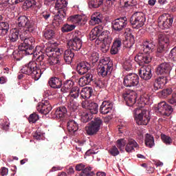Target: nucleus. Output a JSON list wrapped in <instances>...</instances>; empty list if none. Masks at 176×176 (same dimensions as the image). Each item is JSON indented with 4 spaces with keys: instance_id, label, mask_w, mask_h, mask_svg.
<instances>
[{
    "instance_id": "nucleus-1",
    "label": "nucleus",
    "mask_w": 176,
    "mask_h": 176,
    "mask_svg": "<svg viewBox=\"0 0 176 176\" xmlns=\"http://www.w3.org/2000/svg\"><path fill=\"white\" fill-rule=\"evenodd\" d=\"M19 31V38L23 43L20 45L21 50H23L28 54H34V44L35 38L31 36V33L35 31H31L30 29H18Z\"/></svg>"
},
{
    "instance_id": "nucleus-2",
    "label": "nucleus",
    "mask_w": 176,
    "mask_h": 176,
    "mask_svg": "<svg viewBox=\"0 0 176 176\" xmlns=\"http://www.w3.org/2000/svg\"><path fill=\"white\" fill-rule=\"evenodd\" d=\"M45 69H46V67L39 69L36 62L32 60L26 63L21 69V72L25 74V75H30L34 80H39Z\"/></svg>"
},
{
    "instance_id": "nucleus-3",
    "label": "nucleus",
    "mask_w": 176,
    "mask_h": 176,
    "mask_svg": "<svg viewBox=\"0 0 176 176\" xmlns=\"http://www.w3.org/2000/svg\"><path fill=\"white\" fill-rule=\"evenodd\" d=\"M135 120L139 126H146L151 120L149 117V111L142 110V109L136 108L134 110Z\"/></svg>"
},
{
    "instance_id": "nucleus-4",
    "label": "nucleus",
    "mask_w": 176,
    "mask_h": 176,
    "mask_svg": "<svg viewBox=\"0 0 176 176\" xmlns=\"http://www.w3.org/2000/svg\"><path fill=\"white\" fill-rule=\"evenodd\" d=\"M146 18L143 12H138L134 13L130 18V23L133 28L139 30L145 25Z\"/></svg>"
},
{
    "instance_id": "nucleus-5",
    "label": "nucleus",
    "mask_w": 176,
    "mask_h": 176,
    "mask_svg": "<svg viewBox=\"0 0 176 176\" xmlns=\"http://www.w3.org/2000/svg\"><path fill=\"white\" fill-rule=\"evenodd\" d=\"M67 46L69 50H74V52H78L82 49L83 46V41H82V36L80 35V32H76L67 42Z\"/></svg>"
},
{
    "instance_id": "nucleus-6",
    "label": "nucleus",
    "mask_w": 176,
    "mask_h": 176,
    "mask_svg": "<svg viewBox=\"0 0 176 176\" xmlns=\"http://www.w3.org/2000/svg\"><path fill=\"white\" fill-rule=\"evenodd\" d=\"M67 6H68V1L67 0H56L55 8L58 10L55 16L56 20H63L65 19L67 10Z\"/></svg>"
},
{
    "instance_id": "nucleus-7",
    "label": "nucleus",
    "mask_w": 176,
    "mask_h": 176,
    "mask_svg": "<svg viewBox=\"0 0 176 176\" xmlns=\"http://www.w3.org/2000/svg\"><path fill=\"white\" fill-rule=\"evenodd\" d=\"M173 107L170 106L168 104H166V102H161L158 103V105L155 107V111L157 116H170V113H173Z\"/></svg>"
},
{
    "instance_id": "nucleus-8",
    "label": "nucleus",
    "mask_w": 176,
    "mask_h": 176,
    "mask_svg": "<svg viewBox=\"0 0 176 176\" xmlns=\"http://www.w3.org/2000/svg\"><path fill=\"white\" fill-rule=\"evenodd\" d=\"M17 30H23L28 28L30 31H35V24L34 22L30 21L26 16H21L18 18L16 21Z\"/></svg>"
},
{
    "instance_id": "nucleus-9",
    "label": "nucleus",
    "mask_w": 176,
    "mask_h": 176,
    "mask_svg": "<svg viewBox=\"0 0 176 176\" xmlns=\"http://www.w3.org/2000/svg\"><path fill=\"white\" fill-rule=\"evenodd\" d=\"M101 126H102V120L98 117L94 118V120L91 121L89 125L86 127L87 134H88V135H96L98 131H100Z\"/></svg>"
},
{
    "instance_id": "nucleus-10",
    "label": "nucleus",
    "mask_w": 176,
    "mask_h": 176,
    "mask_svg": "<svg viewBox=\"0 0 176 176\" xmlns=\"http://www.w3.org/2000/svg\"><path fill=\"white\" fill-rule=\"evenodd\" d=\"M62 53H63V50H56L55 52L50 54V56L47 57L45 67H54L60 64V56Z\"/></svg>"
},
{
    "instance_id": "nucleus-11",
    "label": "nucleus",
    "mask_w": 176,
    "mask_h": 176,
    "mask_svg": "<svg viewBox=\"0 0 176 176\" xmlns=\"http://www.w3.org/2000/svg\"><path fill=\"white\" fill-rule=\"evenodd\" d=\"M126 26L127 18L126 16L118 18L111 22V27L115 32H122Z\"/></svg>"
},
{
    "instance_id": "nucleus-12",
    "label": "nucleus",
    "mask_w": 176,
    "mask_h": 176,
    "mask_svg": "<svg viewBox=\"0 0 176 176\" xmlns=\"http://www.w3.org/2000/svg\"><path fill=\"white\" fill-rule=\"evenodd\" d=\"M158 47L157 49V52L158 53H164L167 50V47H168V45L170 43V38H168V36L163 34H160L158 35Z\"/></svg>"
},
{
    "instance_id": "nucleus-13",
    "label": "nucleus",
    "mask_w": 176,
    "mask_h": 176,
    "mask_svg": "<svg viewBox=\"0 0 176 176\" xmlns=\"http://www.w3.org/2000/svg\"><path fill=\"white\" fill-rule=\"evenodd\" d=\"M122 98H124L126 105L128 107H133L135 102H137V94L133 91L126 90L122 95Z\"/></svg>"
},
{
    "instance_id": "nucleus-14",
    "label": "nucleus",
    "mask_w": 176,
    "mask_h": 176,
    "mask_svg": "<svg viewBox=\"0 0 176 176\" xmlns=\"http://www.w3.org/2000/svg\"><path fill=\"white\" fill-rule=\"evenodd\" d=\"M140 83V77L137 74L130 73L124 77V85L126 87H133Z\"/></svg>"
},
{
    "instance_id": "nucleus-15",
    "label": "nucleus",
    "mask_w": 176,
    "mask_h": 176,
    "mask_svg": "<svg viewBox=\"0 0 176 176\" xmlns=\"http://www.w3.org/2000/svg\"><path fill=\"white\" fill-rule=\"evenodd\" d=\"M173 17L167 16V14H162L158 18V25L162 30H168L173 25Z\"/></svg>"
},
{
    "instance_id": "nucleus-16",
    "label": "nucleus",
    "mask_w": 176,
    "mask_h": 176,
    "mask_svg": "<svg viewBox=\"0 0 176 176\" xmlns=\"http://www.w3.org/2000/svg\"><path fill=\"white\" fill-rule=\"evenodd\" d=\"M113 69V67L111 63L105 65H99L97 68L98 75L102 78H105V76H108V75H111V74H112Z\"/></svg>"
},
{
    "instance_id": "nucleus-17",
    "label": "nucleus",
    "mask_w": 176,
    "mask_h": 176,
    "mask_svg": "<svg viewBox=\"0 0 176 176\" xmlns=\"http://www.w3.org/2000/svg\"><path fill=\"white\" fill-rule=\"evenodd\" d=\"M171 67L170 64L167 63H162L160 64L155 69L156 75H160V76H168Z\"/></svg>"
},
{
    "instance_id": "nucleus-18",
    "label": "nucleus",
    "mask_w": 176,
    "mask_h": 176,
    "mask_svg": "<svg viewBox=\"0 0 176 176\" xmlns=\"http://www.w3.org/2000/svg\"><path fill=\"white\" fill-rule=\"evenodd\" d=\"M135 61H137L139 65L149 64V63L152 61V56H151V55L148 53H139L135 57Z\"/></svg>"
},
{
    "instance_id": "nucleus-19",
    "label": "nucleus",
    "mask_w": 176,
    "mask_h": 176,
    "mask_svg": "<svg viewBox=\"0 0 176 176\" xmlns=\"http://www.w3.org/2000/svg\"><path fill=\"white\" fill-rule=\"evenodd\" d=\"M142 50H143L144 53L151 54V53H153L156 50V43L152 40L146 39L142 44Z\"/></svg>"
},
{
    "instance_id": "nucleus-20",
    "label": "nucleus",
    "mask_w": 176,
    "mask_h": 176,
    "mask_svg": "<svg viewBox=\"0 0 176 176\" xmlns=\"http://www.w3.org/2000/svg\"><path fill=\"white\" fill-rule=\"evenodd\" d=\"M91 69V65L87 61H82L77 64L76 72L78 75H85Z\"/></svg>"
},
{
    "instance_id": "nucleus-21",
    "label": "nucleus",
    "mask_w": 176,
    "mask_h": 176,
    "mask_svg": "<svg viewBox=\"0 0 176 176\" xmlns=\"http://www.w3.org/2000/svg\"><path fill=\"white\" fill-rule=\"evenodd\" d=\"M36 109L40 113L47 115L52 111V105H50L49 100H43L38 103Z\"/></svg>"
},
{
    "instance_id": "nucleus-22",
    "label": "nucleus",
    "mask_w": 176,
    "mask_h": 176,
    "mask_svg": "<svg viewBox=\"0 0 176 176\" xmlns=\"http://www.w3.org/2000/svg\"><path fill=\"white\" fill-rule=\"evenodd\" d=\"M168 82V76H160L155 79L154 83L153 90L156 91V90H160V89H163L167 82Z\"/></svg>"
},
{
    "instance_id": "nucleus-23",
    "label": "nucleus",
    "mask_w": 176,
    "mask_h": 176,
    "mask_svg": "<svg viewBox=\"0 0 176 176\" xmlns=\"http://www.w3.org/2000/svg\"><path fill=\"white\" fill-rule=\"evenodd\" d=\"M139 75L141 79L149 80L152 78V67L151 66H143L139 70Z\"/></svg>"
},
{
    "instance_id": "nucleus-24",
    "label": "nucleus",
    "mask_w": 176,
    "mask_h": 176,
    "mask_svg": "<svg viewBox=\"0 0 176 176\" xmlns=\"http://www.w3.org/2000/svg\"><path fill=\"white\" fill-rule=\"evenodd\" d=\"M112 108H113V104L111 101H103L100 109L99 112L102 115H107V113H109L112 111Z\"/></svg>"
},
{
    "instance_id": "nucleus-25",
    "label": "nucleus",
    "mask_w": 176,
    "mask_h": 176,
    "mask_svg": "<svg viewBox=\"0 0 176 176\" xmlns=\"http://www.w3.org/2000/svg\"><path fill=\"white\" fill-rule=\"evenodd\" d=\"M103 32L104 31H102V27L101 26L92 29L89 33V40L94 41L96 39V42L97 43H100V41H98V36H100V35H101Z\"/></svg>"
},
{
    "instance_id": "nucleus-26",
    "label": "nucleus",
    "mask_w": 176,
    "mask_h": 176,
    "mask_svg": "<svg viewBox=\"0 0 176 176\" xmlns=\"http://www.w3.org/2000/svg\"><path fill=\"white\" fill-rule=\"evenodd\" d=\"M19 50L14 51L12 53L13 57L14 60H16V61H20V60L23 58V54H25L26 56H30L33 54L34 57L35 58H36V56H38V54L35 52V51H34V54H28L25 52V51L21 50V49L20 48V45L19 47Z\"/></svg>"
},
{
    "instance_id": "nucleus-27",
    "label": "nucleus",
    "mask_w": 176,
    "mask_h": 176,
    "mask_svg": "<svg viewBox=\"0 0 176 176\" xmlns=\"http://www.w3.org/2000/svg\"><path fill=\"white\" fill-rule=\"evenodd\" d=\"M109 34V32L108 31H103L101 34L98 36V41L103 42V43L108 45V46H110L111 43H112V36L110 35H108Z\"/></svg>"
},
{
    "instance_id": "nucleus-28",
    "label": "nucleus",
    "mask_w": 176,
    "mask_h": 176,
    "mask_svg": "<svg viewBox=\"0 0 176 176\" xmlns=\"http://www.w3.org/2000/svg\"><path fill=\"white\" fill-rule=\"evenodd\" d=\"M3 17L0 14V36H5L9 32V23L2 21Z\"/></svg>"
},
{
    "instance_id": "nucleus-29",
    "label": "nucleus",
    "mask_w": 176,
    "mask_h": 176,
    "mask_svg": "<svg viewBox=\"0 0 176 176\" xmlns=\"http://www.w3.org/2000/svg\"><path fill=\"white\" fill-rule=\"evenodd\" d=\"M120 47H122V38H117L113 43V45L111 49V54H118Z\"/></svg>"
},
{
    "instance_id": "nucleus-30",
    "label": "nucleus",
    "mask_w": 176,
    "mask_h": 176,
    "mask_svg": "<svg viewBox=\"0 0 176 176\" xmlns=\"http://www.w3.org/2000/svg\"><path fill=\"white\" fill-rule=\"evenodd\" d=\"M48 85L52 89H60L63 86V82L57 77H52L49 80Z\"/></svg>"
},
{
    "instance_id": "nucleus-31",
    "label": "nucleus",
    "mask_w": 176,
    "mask_h": 176,
    "mask_svg": "<svg viewBox=\"0 0 176 176\" xmlns=\"http://www.w3.org/2000/svg\"><path fill=\"white\" fill-rule=\"evenodd\" d=\"M67 130L69 133L74 134V133L79 130V124L74 120H69L67 122Z\"/></svg>"
},
{
    "instance_id": "nucleus-32",
    "label": "nucleus",
    "mask_w": 176,
    "mask_h": 176,
    "mask_svg": "<svg viewBox=\"0 0 176 176\" xmlns=\"http://www.w3.org/2000/svg\"><path fill=\"white\" fill-rule=\"evenodd\" d=\"M93 96V88L90 87H85L80 92V97L84 100H89Z\"/></svg>"
},
{
    "instance_id": "nucleus-33",
    "label": "nucleus",
    "mask_w": 176,
    "mask_h": 176,
    "mask_svg": "<svg viewBox=\"0 0 176 176\" xmlns=\"http://www.w3.org/2000/svg\"><path fill=\"white\" fill-rule=\"evenodd\" d=\"M79 94H80V88L78 86H74L70 91L69 92V95L67 96V98L69 100H76L79 97Z\"/></svg>"
},
{
    "instance_id": "nucleus-34",
    "label": "nucleus",
    "mask_w": 176,
    "mask_h": 176,
    "mask_svg": "<svg viewBox=\"0 0 176 176\" xmlns=\"http://www.w3.org/2000/svg\"><path fill=\"white\" fill-rule=\"evenodd\" d=\"M67 112H68L67 107L65 106L59 107L55 111V116L57 119H63L67 116Z\"/></svg>"
},
{
    "instance_id": "nucleus-35",
    "label": "nucleus",
    "mask_w": 176,
    "mask_h": 176,
    "mask_svg": "<svg viewBox=\"0 0 176 176\" xmlns=\"http://www.w3.org/2000/svg\"><path fill=\"white\" fill-rule=\"evenodd\" d=\"M138 143H137V142H135L134 140H131L126 144L125 151L127 152V153H131V152H134V148L138 149Z\"/></svg>"
},
{
    "instance_id": "nucleus-36",
    "label": "nucleus",
    "mask_w": 176,
    "mask_h": 176,
    "mask_svg": "<svg viewBox=\"0 0 176 176\" xmlns=\"http://www.w3.org/2000/svg\"><path fill=\"white\" fill-rule=\"evenodd\" d=\"M68 21L72 23L73 24H76V25H82L83 21V17L81 15L76 14L72 15L70 17L67 19Z\"/></svg>"
},
{
    "instance_id": "nucleus-37",
    "label": "nucleus",
    "mask_w": 176,
    "mask_h": 176,
    "mask_svg": "<svg viewBox=\"0 0 176 176\" xmlns=\"http://www.w3.org/2000/svg\"><path fill=\"white\" fill-rule=\"evenodd\" d=\"M19 29L14 28L10 31L9 38L10 42H17L20 38Z\"/></svg>"
},
{
    "instance_id": "nucleus-38",
    "label": "nucleus",
    "mask_w": 176,
    "mask_h": 176,
    "mask_svg": "<svg viewBox=\"0 0 176 176\" xmlns=\"http://www.w3.org/2000/svg\"><path fill=\"white\" fill-rule=\"evenodd\" d=\"M63 57L66 63L71 64L72 60H74V57H75V53L71 50H66L64 52Z\"/></svg>"
},
{
    "instance_id": "nucleus-39",
    "label": "nucleus",
    "mask_w": 176,
    "mask_h": 176,
    "mask_svg": "<svg viewBox=\"0 0 176 176\" xmlns=\"http://www.w3.org/2000/svg\"><path fill=\"white\" fill-rule=\"evenodd\" d=\"M75 82L72 80H67L65 82L63 87L61 88V91L63 93H69L72 89H74V85Z\"/></svg>"
},
{
    "instance_id": "nucleus-40",
    "label": "nucleus",
    "mask_w": 176,
    "mask_h": 176,
    "mask_svg": "<svg viewBox=\"0 0 176 176\" xmlns=\"http://www.w3.org/2000/svg\"><path fill=\"white\" fill-rule=\"evenodd\" d=\"M133 63L134 60H133V57L126 58L122 64V67L125 71H131Z\"/></svg>"
},
{
    "instance_id": "nucleus-41",
    "label": "nucleus",
    "mask_w": 176,
    "mask_h": 176,
    "mask_svg": "<svg viewBox=\"0 0 176 176\" xmlns=\"http://www.w3.org/2000/svg\"><path fill=\"white\" fill-rule=\"evenodd\" d=\"M144 144L148 148H152L153 146H155V139L153 138V136L149 133H146L145 135Z\"/></svg>"
},
{
    "instance_id": "nucleus-42",
    "label": "nucleus",
    "mask_w": 176,
    "mask_h": 176,
    "mask_svg": "<svg viewBox=\"0 0 176 176\" xmlns=\"http://www.w3.org/2000/svg\"><path fill=\"white\" fill-rule=\"evenodd\" d=\"M88 111L91 115H96V113H98V104L91 102L88 104Z\"/></svg>"
},
{
    "instance_id": "nucleus-43",
    "label": "nucleus",
    "mask_w": 176,
    "mask_h": 176,
    "mask_svg": "<svg viewBox=\"0 0 176 176\" xmlns=\"http://www.w3.org/2000/svg\"><path fill=\"white\" fill-rule=\"evenodd\" d=\"M135 43V39L133 34H129L126 40L124 41V46L126 49H131Z\"/></svg>"
},
{
    "instance_id": "nucleus-44",
    "label": "nucleus",
    "mask_w": 176,
    "mask_h": 176,
    "mask_svg": "<svg viewBox=\"0 0 176 176\" xmlns=\"http://www.w3.org/2000/svg\"><path fill=\"white\" fill-rule=\"evenodd\" d=\"M36 0H25L23 7L26 9H35L36 8Z\"/></svg>"
},
{
    "instance_id": "nucleus-45",
    "label": "nucleus",
    "mask_w": 176,
    "mask_h": 176,
    "mask_svg": "<svg viewBox=\"0 0 176 176\" xmlns=\"http://www.w3.org/2000/svg\"><path fill=\"white\" fill-rule=\"evenodd\" d=\"M67 107L69 112H75L78 109V104L72 99H69Z\"/></svg>"
},
{
    "instance_id": "nucleus-46",
    "label": "nucleus",
    "mask_w": 176,
    "mask_h": 176,
    "mask_svg": "<svg viewBox=\"0 0 176 176\" xmlns=\"http://www.w3.org/2000/svg\"><path fill=\"white\" fill-rule=\"evenodd\" d=\"M43 36L45 39H53L56 36V32L52 29L45 30L43 31Z\"/></svg>"
},
{
    "instance_id": "nucleus-47",
    "label": "nucleus",
    "mask_w": 176,
    "mask_h": 176,
    "mask_svg": "<svg viewBox=\"0 0 176 176\" xmlns=\"http://www.w3.org/2000/svg\"><path fill=\"white\" fill-rule=\"evenodd\" d=\"M104 3V0H90L89 2V6L93 9H97L100 8L101 5Z\"/></svg>"
},
{
    "instance_id": "nucleus-48",
    "label": "nucleus",
    "mask_w": 176,
    "mask_h": 176,
    "mask_svg": "<svg viewBox=\"0 0 176 176\" xmlns=\"http://www.w3.org/2000/svg\"><path fill=\"white\" fill-rule=\"evenodd\" d=\"M92 168L90 166H87L84 168L82 171L79 174L80 176H93L94 175V173L91 171Z\"/></svg>"
},
{
    "instance_id": "nucleus-49",
    "label": "nucleus",
    "mask_w": 176,
    "mask_h": 176,
    "mask_svg": "<svg viewBox=\"0 0 176 176\" xmlns=\"http://www.w3.org/2000/svg\"><path fill=\"white\" fill-rule=\"evenodd\" d=\"M161 140L166 145H171V144H173V139L167 135L162 133Z\"/></svg>"
},
{
    "instance_id": "nucleus-50",
    "label": "nucleus",
    "mask_w": 176,
    "mask_h": 176,
    "mask_svg": "<svg viewBox=\"0 0 176 176\" xmlns=\"http://www.w3.org/2000/svg\"><path fill=\"white\" fill-rule=\"evenodd\" d=\"M123 2L124 8H130L137 5V0H121Z\"/></svg>"
},
{
    "instance_id": "nucleus-51",
    "label": "nucleus",
    "mask_w": 176,
    "mask_h": 176,
    "mask_svg": "<svg viewBox=\"0 0 176 176\" xmlns=\"http://www.w3.org/2000/svg\"><path fill=\"white\" fill-rule=\"evenodd\" d=\"M127 142L124 139H120L117 140L116 146L120 149V151H123L124 146H126Z\"/></svg>"
},
{
    "instance_id": "nucleus-52",
    "label": "nucleus",
    "mask_w": 176,
    "mask_h": 176,
    "mask_svg": "<svg viewBox=\"0 0 176 176\" xmlns=\"http://www.w3.org/2000/svg\"><path fill=\"white\" fill-rule=\"evenodd\" d=\"M83 79H85L87 80V82L88 83H91L94 81V77L93 76V72L90 71V72H87V73L86 74V75H85L84 76H82Z\"/></svg>"
},
{
    "instance_id": "nucleus-53",
    "label": "nucleus",
    "mask_w": 176,
    "mask_h": 176,
    "mask_svg": "<svg viewBox=\"0 0 176 176\" xmlns=\"http://www.w3.org/2000/svg\"><path fill=\"white\" fill-rule=\"evenodd\" d=\"M91 21H93L94 24H100L101 23V15L99 13L94 14L91 16Z\"/></svg>"
},
{
    "instance_id": "nucleus-54",
    "label": "nucleus",
    "mask_w": 176,
    "mask_h": 176,
    "mask_svg": "<svg viewBox=\"0 0 176 176\" xmlns=\"http://www.w3.org/2000/svg\"><path fill=\"white\" fill-rule=\"evenodd\" d=\"M75 27H76L75 25H64L61 29L62 32H71V31H74V30H75Z\"/></svg>"
},
{
    "instance_id": "nucleus-55",
    "label": "nucleus",
    "mask_w": 176,
    "mask_h": 176,
    "mask_svg": "<svg viewBox=\"0 0 176 176\" xmlns=\"http://www.w3.org/2000/svg\"><path fill=\"white\" fill-rule=\"evenodd\" d=\"M44 60H47V55L46 54H41L36 58V61L42 63L43 65L45 67V64H46V63L43 62Z\"/></svg>"
},
{
    "instance_id": "nucleus-56",
    "label": "nucleus",
    "mask_w": 176,
    "mask_h": 176,
    "mask_svg": "<svg viewBox=\"0 0 176 176\" xmlns=\"http://www.w3.org/2000/svg\"><path fill=\"white\" fill-rule=\"evenodd\" d=\"M28 120L30 123H36L37 120H39V116L34 113L29 116Z\"/></svg>"
},
{
    "instance_id": "nucleus-57",
    "label": "nucleus",
    "mask_w": 176,
    "mask_h": 176,
    "mask_svg": "<svg viewBox=\"0 0 176 176\" xmlns=\"http://www.w3.org/2000/svg\"><path fill=\"white\" fill-rule=\"evenodd\" d=\"M93 117L89 113H85L82 115L81 116V121L83 123H87L91 119H92Z\"/></svg>"
},
{
    "instance_id": "nucleus-58",
    "label": "nucleus",
    "mask_w": 176,
    "mask_h": 176,
    "mask_svg": "<svg viewBox=\"0 0 176 176\" xmlns=\"http://www.w3.org/2000/svg\"><path fill=\"white\" fill-rule=\"evenodd\" d=\"M61 50L60 48H54L52 47H48L45 49V54L47 55V57H50V54L52 53H55L56 50Z\"/></svg>"
},
{
    "instance_id": "nucleus-59",
    "label": "nucleus",
    "mask_w": 176,
    "mask_h": 176,
    "mask_svg": "<svg viewBox=\"0 0 176 176\" xmlns=\"http://www.w3.org/2000/svg\"><path fill=\"white\" fill-rule=\"evenodd\" d=\"M173 91L174 89H173V87L166 88L162 91V94L163 97H167V96H170V94H172Z\"/></svg>"
},
{
    "instance_id": "nucleus-60",
    "label": "nucleus",
    "mask_w": 176,
    "mask_h": 176,
    "mask_svg": "<svg viewBox=\"0 0 176 176\" xmlns=\"http://www.w3.org/2000/svg\"><path fill=\"white\" fill-rule=\"evenodd\" d=\"M109 153L111 155V156H118L120 152H119V149L116 148V146H113L109 150Z\"/></svg>"
},
{
    "instance_id": "nucleus-61",
    "label": "nucleus",
    "mask_w": 176,
    "mask_h": 176,
    "mask_svg": "<svg viewBox=\"0 0 176 176\" xmlns=\"http://www.w3.org/2000/svg\"><path fill=\"white\" fill-rule=\"evenodd\" d=\"M98 53L94 52L90 56V61H91L92 64H96L98 61Z\"/></svg>"
},
{
    "instance_id": "nucleus-62",
    "label": "nucleus",
    "mask_w": 176,
    "mask_h": 176,
    "mask_svg": "<svg viewBox=\"0 0 176 176\" xmlns=\"http://www.w3.org/2000/svg\"><path fill=\"white\" fill-rule=\"evenodd\" d=\"M169 57L170 58H173V60H176V47H173L170 53H169Z\"/></svg>"
},
{
    "instance_id": "nucleus-63",
    "label": "nucleus",
    "mask_w": 176,
    "mask_h": 176,
    "mask_svg": "<svg viewBox=\"0 0 176 176\" xmlns=\"http://www.w3.org/2000/svg\"><path fill=\"white\" fill-rule=\"evenodd\" d=\"M86 167V165L84 164H78L76 165V171H83L85 168Z\"/></svg>"
},
{
    "instance_id": "nucleus-64",
    "label": "nucleus",
    "mask_w": 176,
    "mask_h": 176,
    "mask_svg": "<svg viewBox=\"0 0 176 176\" xmlns=\"http://www.w3.org/2000/svg\"><path fill=\"white\" fill-rule=\"evenodd\" d=\"M8 173H9V169L6 167H1L0 169V175L1 176L8 175Z\"/></svg>"
}]
</instances>
